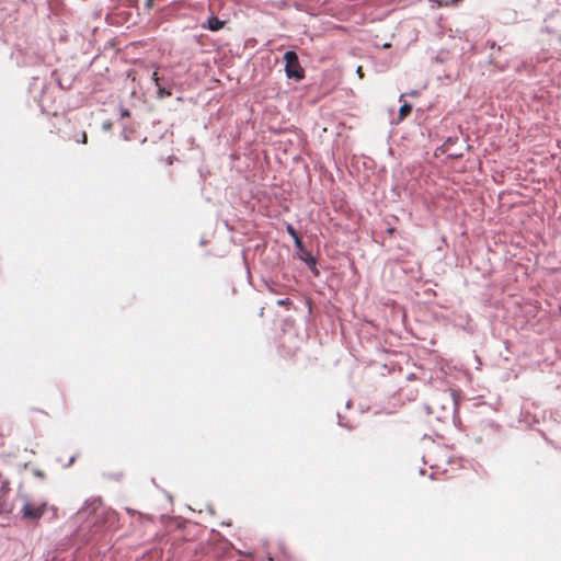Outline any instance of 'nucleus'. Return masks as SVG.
<instances>
[{"label":"nucleus","mask_w":561,"mask_h":561,"mask_svg":"<svg viewBox=\"0 0 561 561\" xmlns=\"http://www.w3.org/2000/svg\"><path fill=\"white\" fill-rule=\"evenodd\" d=\"M285 72L288 78L299 81L305 77V70L300 66L298 56L295 51L288 50L284 55Z\"/></svg>","instance_id":"1"},{"label":"nucleus","mask_w":561,"mask_h":561,"mask_svg":"<svg viewBox=\"0 0 561 561\" xmlns=\"http://www.w3.org/2000/svg\"><path fill=\"white\" fill-rule=\"evenodd\" d=\"M46 507V503L35 504L32 502H25L21 511L22 517L28 520H37L44 515Z\"/></svg>","instance_id":"2"},{"label":"nucleus","mask_w":561,"mask_h":561,"mask_svg":"<svg viewBox=\"0 0 561 561\" xmlns=\"http://www.w3.org/2000/svg\"><path fill=\"white\" fill-rule=\"evenodd\" d=\"M152 80L154 81V84L157 87L159 98L170 96L172 94L171 89H167L161 85L160 78L158 77L157 71L152 73Z\"/></svg>","instance_id":"3"},{"label":"nucleus","mask_w":561,"mask_h":561,"mask_svg":"<svg viewBox=\"0 0 561 561\" xmlns=\"http://www.w3.org/2000/svg\"><path fill=\"white\" fill-rule=\"evenodd\" d=\"M224 24L225 22L219 20L218 18L216 16H210L207 21V27L210 30V31H219L220 28L224 27Z\"/></svg>","instance_id":"4"},{"label":"nucleus","mask_w":561,"mask_h":561,"mask_svg":"<svg viewBox=\"0 0 561 561\" xmlns=\"http://www.w3.org/2000/svg\"><path fill=\"white\" fill-rule=\"evenodd\" d=\"M286 230L293 237V239L295 240L296 245L297 247H301V244H302L301 238L299 237L298 232L295 230L293 225H290V224L287 225Z\"/></svg>","instance_id":"5"},{"label":"nucleus","mask_w":561,"mask_h":561,"mask_svg":"<svg viewBox=\"0 0 561 561\" xmlns=\"http://www.w3.org/2000/svg\"><path fill=\"white\" fill-rule=\"evenodd\" d=\"M412 111V106L409 103H404L401 105L399 110V117L400 119L405 118Z\"/></svg>","instance_id":"6"},{"label":"nucleus","mask_w":561,"mask_h":561,"mask_svg":"<svg viewBox=\"0 0 561 561\" xmlns=\"http://www.w3.org/2000/svg\"><path fill=\"white\" fill-rule=\"evenodd\" d=\"M64 405H65V399H64V396L60 394L55 404V410H57V411L62 410Z\"/></svg>","instance_id":"7"},{"label":"nucleus","mask_w":561,"mask_h":561,"mask_svg":"<svg viewBox=\"0 0 561 561\" xmlns=\"http://www.w3.org/2000/svg\"><path fill=\"white\" fill-rule=\"evenodd\" d=\"M276 305L277 306H282V307H288L291 305V301L288 299V298H285V299H278L276 301Z\"/></svg>","instance_id":"8"},{"label":"nucleus","mask_w":561,"mask_h":561,"mask_svg":"<svg viewBox=\"0 0 561 561\" xmlns=\"http://www.w3.org/2000/svg\"><path fill=\"white\" fill-rule=\"evenodd\" d=\"M145 8L150 11L153 8V0H146Z\"/></svg>","instance_id":"9"},{"label":"nucleus","mask_w":561,"mask_h":561,"mask_svg":"<svg viewBox=\"0 0 561 561\" xmlns=\"http://www.w3.org/2000/svg\"><path fill=\"white\" fill-rule=\"evenodd\" d=\"M81 144L85 145L87 141H88V136H87V133L85 131H82L81 136H80V140H79Z\"/></svg>","instance_id":"10"},{"label":"nucleus","mask_w":561,"mask_h":561,"mask_svg":"<svg viewBox=\"0 0 561 561\" xmlns=\"http://www.w3.org/2000/svg\"><path fill=\"white\" fill-rule=\"evenodd\" d=\"M437 2H438V5H440V7H442V5H447V4H448V2H443V1H440V0H437Z\"/></svg>","instance_id":"11"},{"label":"nucleus","mask_w":561,"mask_h":561,"mask_svg":"<svg viewBox=\"0 0 561 561\" xmlns=\"http://www.w3.org/2000/svg\"><path fill=\"white\" fill-rule=\"evenodd\" d=\"M128 115H129L128 111L123 112V116H128Z\"/></svg>","instance_id":"12"},{"label":"nucleus","mask_w":561,"mask_h":561,"mask_svg":"<svg viewBox=\"0 0 561 561\" xmlns=\"http://www.w3.org/2000/svg\"><path fill=\"white\" fill-rule=\"evenodd\" d=\"M357 71H358L359 76H360V77H363L362 68H360V67L358 68V70H357Z\"/></svg>","instance_id":"13"},{"label":"nucleus","mask_w":561,"mask_h":561,"mask_svg":"<svg viewBox=\"0 0 561 561\" xmlns=\"http://www.w3.org/2000/svg\"><path fill=\"white\" fill-rule=\"evenodd\" d=\"M454 4L460 2L461 0H451Z\"/></svg>","instance_id":"14"},{"label":"nucleus","mask_w":561,"mask_h":561,"mask_svg":"<svg viewBox=\"0 0 561 561\" xmlns=\"http://www.w3.org/2000/svg\"><path fill=\"white\" fill-rule=\"evenodd\" d=\"M73 460H75V457L72 456V457L70 458V461H69V462H70V463H72V462H73Z\"/></svg>","instance_id":"15"}]
</instances>
